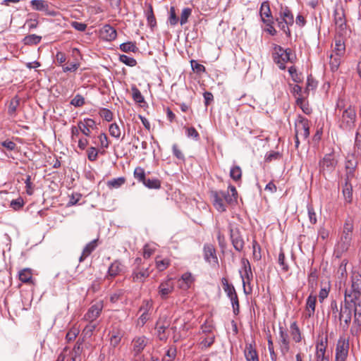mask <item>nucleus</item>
Returning a JSON list of instances; mask_svg holds the SVG:
<instances>
[{
	"instance_id": "nucleus-40",
	"label": "nucleus",
	"mask_w": 361,
	"mask_h": 361,
	"mask_svg": "<svg viewBox=\"0 0 361 361\" xmlns=\"http://www.w3.org/2000/svg\"><path fill=\"white\" fill-rule=\"evenodd\" d=\"M345 51V46L341 39H337L335 41V47L333 52L343 56Z\"/></svg>"
},
{
	"instance_id": "nucleus-46",
	"label": "nucleus",
	"mask_w": 361,
	"mask_h": 361,
	"mask_svg": "<svg viewBox=\"0 0 361 361\" xmlns=\"http://www.w3.org/2000/svg\"><path fill=\"white\" fill-rule=\"evenodd\" d=\"M80 333V329L78 327L74 326L69 329L66 336V339L68 342H71L75 340L77 336Z\"/></svg>"
},
{
	"instance_id": "nucleus-58",
	"label": "nucleus",
	"mask_w": 361,
	"mask_h": 361,
	"mask_svg": "<svg viewBox=\"0 0 361 361\" xmlns=\"http://www.w3.org/2000/svg\"><path fill=\"white\" fill-rule=\"evenodd\" d=\"M87 158L91 161H94L98 157V150L94 147H90L87 151Z\"/></svg>"
},
{
	"instance_id": "nucleus-60",
	"label": "nucleus",
	"mask_w": 361,
	"mask_h": 361,
	"mask_svg": "<svg viewBox=\"0 0 361 361\" xmlns=\"http://www.w3.org/2000/svg\"><path fill=\"white\" fill-rule=\"evenodd\" d=\"M353 220L349 217L346 219L343 225V231L344 233H350L353 234Z\"/></svg>"
},
{
	"instance_id": "nucleus-8",
	"label": "nucleus",
	"mask_w": 361,
	"mask_h": 361,
	"mask_svg": "<svg viewBox=\"0 0 361 361\" xmlns=\"http://www.w3.org/2000/svg\"><path fill=\"white\" fill-rule=\"evenodd\" d=\"M337 164L338 161L334 152L326 154L319 163V171L324 176L326 173H331L336 169Z\"/></svg>"
},
{
	"instance_id": "nucleus-29",
	"label": "nucleus",
	"mask_w": 361,
	"mask_h": 361,
	"mask_svg": "<svg viewBox=\"0 0 361 361\" xmlns=\"http://www.w3.org/2000/svg\"><path fill=\"white\" fill-rule=\"evenodd\" d=\"M334 22L336 25L341 30L345 27V20L344 18V13L342 11H335L334 12Z\"/></svg>"
},
{
	"instance_id": "nucleus-33",
	"label": "nucleus",
	"mask_w": 361,
	"mask_h": 361,
	"mask_svg": "<svg viewBox=\"0 0 361 361\" xmlns=\"http://www.w3.org/2000/svg\"><path fill=\"white\" fill-rule=\"evenodd\" d=\"M109 130L110 135L116 139L121 138L123 140L125 137V133H123V136L121 137V130L116 123H111L109 126Z\"/></svg>"
},
{
	"instance_id": "nucleus-2",
	"label": "nucleus",
	"mask_w": 361,
	"mask_h": 361,
	"mask_svg": "<svg viewBox=\"0 0 361 361\" xmlns=\"http://www.w3.org/2000/svg\"><path fill=\"white\" fill-rule=\"evenodd\" d=\"M310 135V122L301 115H299L295 122V147H299L300 140L301 137L305 140Z\"/></svg>"
},
{
	"instance_id": "nucleus-26",
	"label": "nucleus",
	"mask_w": 361,
	"mask_h": 361,
	"mask_svg": "<svg viewBox=\"0 0 361 361\" xmlns=\"http://www.w3.org/2000/svg\"><path fill=\"white\" fill-rule=\"evenodd\" d=\"M20 102V99L18 96H15L11 99L8 106V114L11 118H13L16 116Z\"/></svg>"
},
{
	"instance_id": "nucleus-5",
	"label": "nucleus",
	"mask_w": 361,
	"mask_h": 361,
	"mask_svg": "<svg viewBox=\"0 0 361 361\" xmlns=\"http://www.w3.org/2000/svg\"><path fill=\"white\" fill-rule=\"evenodd\" d=\"M291 50L290 49H284L279 45H275L274 47L273 59L274 62L281 70L286 68V63L288 61L293 63V58L290 56Z\"/></svg>"
},
{
	"instance_id": "nucleus-7",
	"label": "nucleus",
	"mask_w": 361,
	"mask_h": 361,
	"mask_svg": "<svg viewBox=\"0 0 361 361\" xmlns=\"http://www.w3.org/2000/svg\"><path fill=\"white\" fill-rule=\"evenodd\" d=\"M349 348V338L345 336H340L336 346L335 360L346 361Z\"/></svg>"
},
{
	"instance_id": "nucleus-22",
	"label": "nucleus",
	"mask_w": 361,
	"mask_h": 361,
	"mask_svg": "<svg viewBox=\"0 0 361 361\" xmlns=\"http://www.w3.org/2000/svg\"><path fill=\"white\" fill-rule=\"evenodd\" d=\"M151 271L149 268L139 269L136 268L132 274V279L134 282L143 283L145 280L149 276Z\"/></svg>"
},
{
	"instance_id": "nucleus-15",
	"label": "nucleus",
	"mask_w": 361,
	"mask_h": 361,
	"mask_svg": "<svg viewBox=\"0 0 361 361\" xmlns=\"http://www.w3.org/2000/svg\"><path fill=\"white\" fill-rule=\"evenodd\" d=\"M212 196L213 197V204L215 209L223 212L226 210V206L224 200V191H213L212 192Z\"/></svg>"
},
{
	"instance_id": "nucleus-23",
	"label": "nucleus",
	"mask_w": 361,
	"mask_h": 361,
	"mask_svg": "<svg viewBox=\"0 0 361 361\" xmlns=\"http://www.w3.org/2000/svg\"><path fill=\"white\" fill-rule=\"evenodd\" d=\"M123 270V266L121 262L118 260H115L109 266L106 277L108 279H112L118 276Z\"/></svg>"
},
{
	"instance_id": "nucleus-41",
	"label": "nucleus",
	"mask_w": 361,
	"mask_h": 361,
	"mask_svg": "<svg viewBox=\"0 0 361 361\" xmlns=\"http://www.w3.org/2000/svg\"><path fill=\"white\" fill-rule=\"evenodd\" d=\"M230 176L233 180L236 182L240 180L242 177V170L240 167L238 166H233L230 171Z\"/></svg>"
},
{
	"instance_id": "nucleus-48",
	"label": "nucleus",
	"mask_w": 361,
	"mask_h": 361,
	"mask_svg": "<svg viewBox=\"0 0 361 361\" xmlns=\"http://www.w3.org/2000/svg\"><path fill=\"white\" fill-rule=\"evenodd\" d=\"M192 14V9L190 8H184L182 10L180 18V24L181 25H185L188 23V18Z\"/></svg>"
},
{
	"instance_id": "nucleus-28",
	"label": "nucleus",
	"mask_w": 361,
	"mask_h": 361,
	"mask_svg": "<svg viewBox=\"0 0 361 361\" xmlns=\"http://www.w3.org/2000/svg\"><path fill=\"white\" fill-rule=\"evenodd\" d=\"M260 16L262 21L267 19H273L268 1H264L260 7Z\"/></svg>"
},
{
	"instance_id": "nucleus-18",
	"label": "nucleus",
	"mask_w": 361,
	"mask_h": 361,
	"mask_svg": "<svg viewBox=\"0 0 361 361\" xmlns=\"http://www.w3.org/2000/svg\"><path fill=\"white\" fill-rule=\"evenodd\" d=\"M279 343L281 353L283 355L287 354L290 350V342L288 340V336L283 327L279 328Z\"/></svg>"
},
{
	"instance_id": "nucleus-30",
	"label": "nucleus",
	"mask_w": 361,
	"mask_h": 361,
	"mask_svg": "<svg viewBox=\"0 0 361 361\" xmlns=\"http://www.w3.org/2000/svg\"><path fill=\"white\" fill-rule=\"evenodd\" d=\"M290 335L292 336L293 340L296 342L299 343L302 340V336L300 330L296 322H293L290 324Z\"/></svg>"
},
{
	"instance_id": "nucleus-54",
	"label": "nucleus",
	"mask_w": 361,
	"mask_h": 361,
	"mask_svg": "<svg viewBox=\"0 0 361 361\" xmlns=\"http://www.w3.org/2000/svg\"><path fill=\"white\" fill-rule=\"evenodd\" d=\"M179 19L176 16L175 7L171 6L169 11V22L171 25H176L178 23Z\"/></svg>"
},
{
	"instance_id": "nucleus-45",
	"label": "nucleus",
	"mask_w": 361,
	"mask_h": 361,
	"mask_svg": "<svg viewBox=\"0 0 361 361\" xmlns=\"http://www.w3.org/2000/svg\"><path fill=\"white\" fill-rule=\"evenodd\" d=\"M156 267L160 271L165 270L170 264V260L169 259H159L156 258Z\"/></svg>"
},
{
	"instance_id": "nucleus-50",
	"label": "nucleus",
	"mask_w": 361,
	"mask_h": 361,
	"mask_svg": "<svg viewBox=\"0 0 361 361\" xmlns=\"http://www.w3.org/2000/svg\"><path fill=\"white\" fill-rule=\"evenodd\" d=\"M120 49L123 52L132 51L135 52L137 48L135 44L131 42L123 43L120 45Z\"/></svg>"
},
{
	"instance_id": "nucleus-24",
	"label": "nucleus",
	"mask_w": 361,
	"mask_h": 361,
	"mask_svg": "<svg viewBox=\"0 0 361 361\" xmlns=\"http://www.w3.org/2000/svg\"><path fill=\"white\" fill-rule=\"evenodd\" d=\"M101 36L106 41H111L116 37V30L109 25H105L100 30Z\"/></svg>"
},
{
	"instance_id": "nucleus-43",
	"label": "nucleus",
	"mask_w": 361,
	"mask_h": 361,
	"mask_svg": "<svg viewBox=\"0 0 361 361\" xmlns=\"http://www.w3.org/2000/svg\"><path fill=\"white\" fill-rule=\"evenodd\" d=\"M96 324L90 322V323L84 328L82 335L83 336V339L86 338H90L92 335L93 331L96 329Z\"/></svg>"
},
{
	"instance_id": "nucleus-21",
	"label": "nucleus",
	"mask_w": 361,
	"mask_h": 361,
	"mask_svg": "<svg viewBox=\"0 0 361 361\" xmlns=\"http://www.w3.org/2000/svg\"><path fill=\"white\" fill-rule=\"evenodd\" d=\"M317 302V296L310 295L306 300L305 317L309 319L314 314L315 307Z\"/></svg>"
},
{
	"instance_id": "nucleus-55",
	"label": "nucleus",
	"mask_w": 361,
	"mask_h": 361,
	"mask_svg": "<svg viewBox=\"0 0 361 361\" xmlns=\"http://www.w3.org/2000/svg\"><path fill=\"white\" fill-rule=\"evenodd\" d=\"M132 94L133 99L137 103H142L144 102V97L142 95L140 91L136 87H132Z\"/></svg>"
},
{
	"instance_id": "nucleus-20",
	"label": "nucleus",
	"mask_w": 361,
	"mask_h": 361,
	"mask_svg": "<svg viewBox=\"0 0 361 361\" xmlns=\"http://www.w3.org/2000/svg\"><path fill=\"white\" fill-rule=\"evenodd\" d=\"M246 361H259L258 354L255 348V342L246 343L244 350Z\"/></svg>"
},
{
	"instance_id": "nucleus-27",
	"label": "nucleus",
	"mask_w": 361,
	"mask_h": 361,
	"mask_svg": "<svg viewBox=\"0 0 361 361\" xmlns=\"http://www.w3.org/2000/svg\"><path fill=\"white\" fill-rule=\"evenodd\" d=\"M351 180H346L343 188V195L346 203H350L353 200V185Z\"/></svg>"
},
{
	"instance_id": "nucleus-10",
	"label": "nucleus",
	"mask_w": 361,
	"mask_h": 361,
	"mask_svg": "<svg viewBox=\"0 0 361 361\" xmlns=\"http://www.w3.org/2000/svg\"><path fill=\"white\" fill-rule=\"evenodd\" d=\"M124 334V331L119 324H115L112 325L109 333L110 345L113 348L117 347L121 343Z\"/></svg>"
},
{
	"instance_id": "nucleus-34",
	"label": "nucleus",
	"mask_w": 361,
	"mask_h": 361,
	"mask_svg": "<svg viewBox=\"0 0 361 361\" xmlns=\"http://www.w3.org/2000/svg\"><path fill=\"white\" fill-rule=\"evenodd\" d=\"M180 281H182L183 283L182 284L180 285L181 288L188 289L193 283L194 278L190 273L187 272L182 275Z\"/></svg>"
},
{
	"instance_id": "nucleus-35",
	"label": "nucleus",
	"mask_w": 361,
	"mask_h": 361,
	"mask_svg": "<svg viewBox=\"0 0 361 361\" xmlns=\"http://www.w3.org/2000/svg\"><path fill=\"white\" fill-rule=\"evenodd\" d=\"M126 183L124 177L113 178L106 182V185L109 189H116L122 186Z\"/></svg>"
},
{
	"instance_id": "nucleus-14",
	"label": "nucleus",
	"mask_w": 361,
	"mask_h": 361,
	"mask_svg": "<svg viewBox=\"0 0 361 361\" xmlns=\"http://www.w3.org/2000/svg\"><path fill=\"white\" fill-rule=\"evenodd\" d=\"M203 251L204 258L206 262H209L213 266H217L219 264L218 258L216 254V250L212 245H204Z\"/></svg>"
},
{
	"instance_id": "nucleus-57",
	"label": "nucleus",
	"mask_w": 361,
	"mask_h": 361,
	"mask_svg": "<svg viewBox=\"0 0 361 361\" xmlns=\"http://www.w3.org/2000/svg\"><path fill=\"white\" fill-rule=\"evenodd\" d=\"M330 309L334 319H338V315L340 312V309L338 307L337 302L336 300H332L330 304Z\"/></svg>"
},
{
	"instance_id": "nucleus-39",
	"label": "nucleus",
	"mask_w": 361,
	"mask_h": 361,
	"mask_svg": "<svg viewBox=\"0 0 361 361\" xmlns=\"http://www.w3.org/2000/svg\"><path fill=\"white\" fill-rule=\"evenodd\" d=\"M143 185L149 189H159L161 187V182L157 178H145Z\"/></svg>"
},
{
	"instance_id": "nucleus-9",
	"label": "nucleus",
	"mask_w": 361,
	"mask_h": 361,
	"mask_svg": "<svg viewBox=\"0 0 361 361\" xmlns=\"http://www.w3.org/2000/svg\"><path fill=\"white\" fill-rule=\"evenodd\" d=\"M358 157L355 154H349L345 161V180H352L355 178V171L358 164Z\"/></svg>"
},
{
	"instance_id": "nucleus-59",
	"label": "nucleus",
	"mask_w": 361,
	"mask_h": 361,
	"mask_svg": "<svg viewBox=\"0 0 361 361\" xmlns=\"http://www.w3.org/2000/svg\"><path fill=\"white\" fill-rule=\"evenodd\" d=\"M229 299L231 300V302L232 304L233 313L235 314H238L239 313L240 305H239V301H238V298L237 293L233 295V296H231V298H229Z\"/></svg>"
},
{
	"instance_id": "nucleus-53",
	"label": "nucleus",
	"mask_w": 361,
	"mask_h": 361,
	"mask_svg": "<svg viewBox=\"0 0 361 361\" xmlns=\"http://www.w3.org/2000/svg\"><path fill=\"white\" fill-rule=\"evenodd\" d=\"M134 177L139 182H144L145 179L146 178L145 170L141 167L135 168L134 171Z\"/></svg>"
},
{
	"instance_id": "nucleus-51",
	"label": "nucleus",
	"mask_w": 361,
	"mask_h": 361,
	"mask_svg": "<svg viewBox=\"0 0 361 361\" xmlns=\"http://www.w3.org/2000/svg\"><path fill=\"white\" fill-rule=\"evenodd\" d=\"M215 336L213 334L209 333V334L202 338L200 345L202 348H209L210 347L214 342Z\"/></svg>"
},
{
	"instance_id": "nucleus-4",
	"label": "nucleus",
	"mask_w": 361,
	"mask_h": 361,
	"mask_svg": "<svg viewBox=\"0 0 361 361\" xmlns=\"http://www.w3.org/2000/svg\"><path fill=\"white\" fill-rule=\"evenodd\" d=\"M279 27L283 30L288 37L290 36L289 25H292L294 22L293 15L288 7H281L279 16L276 19Z\"/></svg>"
},
{
	"instance_id": "nucleus-49",
	"label": "nucleus",
	"mask_w": 361,
	"mask_h": 361,
	"mask_svg": "<svg viewBox=\"0 0 361 361\" xmlns=\"http://www.w3.org/2000/svg\"><path fill=\"white\" fill-rule=\"evenodd\" d=\"M119 60L121 62L130 67H133L137 64V61L134 58L124 54L120 55Z\"/></svg>"
},
{
	"instance_id": "nucleus-12",
	"label": "nucleus",
	"mask_w": 361,
	"mask_h": 361,
	"mask_svg": "<svg viewBox=\"0 0 361 361\" xmlns=\"http://www.w3.org/2000/svg\"><path fill=\"white\" fill-rule=\"evenodd\" d=\"M174 290V283L171 279L162 281L158 287V293L161 298L166 300Z\"/></svg>"
},
{
	"instance_id": "nucleus-63",
	"label": "nucleus",
	"mask_w": 361,
	"mask_h": 361,
	"mask_svg": "<svg viewBox=\"0 0 361 361\" xmlns=\"http://www.w3.org/2000/svg\"><path fill=\"white\" fill-rule=\"evenodd\" d=\"M99 115L106 121H111L113 119V113L107 109H102L99 111Z\"/></svg>"
},
{
	"instance_id": "nucleus-36",
	"label": "nucleus",
	"mask_w": 361,
	"mask_h": 361,
	"mask_svg": "<svg viewBox=\"0 0 361 361\" xmlns=\"http://www.w3.org/2000/svg\"><path fill=\"white\" fill-rule=\"evenodd\" d=\"M221 283L224 290L228 298H231V296H233V295L236 294L234 286L228 283L227 279L223 278L221 279Z\"/></svg>"
},
{
	"instance_id": "nucleus-25",
	"label": "nucleus",
	"mask_w": 361,
	"mask_h": 361,
	"mask_svg": "<svg viewBox=\"0 0 361 361\" xmlns=\"http://www.w3.org/2000/svg\"><path fill=\"white\" fill-rule=\"evenodd\" d=\"M97 245L98 239H94L87 243L83 248L82 254L79 258L80 262H83L96 249Z\"/></svg>"
},
{
	"instance_id": "nucleus-32",
	"label": "nucleus",
	"mask_w": 361,
	"mask_h": 361,
	"mask_svg": "<svg viewBox=\"0 0 361 361\" xmlns=\"http://www.w3.org/2000/svg\"><path fill=\"white\" fill-rule=\"evenodd\" d=\"M357 156L361 155V127L360 126L355 133L354 152Z\"/></svg>"
},
{
	"instance_id": "nucleus-16",
	"label": "nucleus",
	"mask_w": 361,
	"mask_h": 361,
	"mask_svg": "<svg viewBox=\"0 0 361 361\" xmlns=\"http://www.w3.org/2000/svg\"><path fill=\"white\" fill-rule=\"evenodd\" d=\"M102 308L103 305L102 302H97L92 305L85 314L84 319L88 322H94L100 315Z\"/></svg>"
},
{
	"instance_id": "nucleus-37",
	"label": "nucleus",
	"mask_w": 361,
	"mask_h": 361,
	"mask_svg": "<svg viewBox=\"0 0 361 361\" xmlns=\"http://www.w3.org/2000/svg\"><path fill=\"white\" fill-rule=\"evenodd\" d=\"M19 280L23 283H30L32 281V274L31 269L25 268L19 271Z\"/></svg>"
},
{
	"instance_id": "nucleus-17",
	"label": "nucleus",
	"mask_w": 361,
	"mask_h": 361,
	"mask_svg": "<svg viewBox=\"0 0 361 361\" xmlns=\"http://www.w3.org/2000/svg\"><path fill=\"white\" fill-rule=\"evenodd\" d=\"M230 237L234 248L240 252L244 247V240L237 228H230Z\"/></svg>"
},
{
	"instance_id": "nucleus-44",
	"label": "nucleus",
	"mask_w": 361,
	"mask_h": 361,
	"mask_svg": "<svg viewBox=\"0 0 361 361\" xmlns=\"http://www.w3.org/2000/svg\"><path fill=\"white\" fill-rule=\"evenodd\" d=\"M146 16H147L148 25L151 27H154L157 24V22H156L155 16L153 13V8L151 5H149V8H148L147 11L146 12Z\"/></svg>"
},
{
	"instance_id": "nucleus-56",
	"label": "nucleus",
	"mask_w": 361,
	"mask_h": 361,
	"mask_svg": "<svg viewBox=\"0 0 361 361\" xmlns=\"http://www.w3.org/2000/svg\"><path fill=\"white\" fill-rule=\"evenodd\" d=\"M71 104L75 107H80L85 104V98L80 94H77L71 101Z\"/></svg>"
},
{
	"instance_id": "nucleus-61",
	"label": "nucleus",
	"mask_w": 361,
	"mask_h": 361,
	"mask_svg": "<svg viewBox=\"0 0 361 361\" xmlns=\"http://www.w3.org/2000/svg\"><path fill=\"white\" fill-rule=\"evenodd\" d=\"M252 249H253V257L255 260H259L262 257L261 256V248L259 244L254 240L252 243Z\"/></svg>"
},
{
	"instance_id": "nucleus-31",
	"label": "nucleus",
	"mask_w": 361,
	"mask_h": 361,
	"mask_svg": "<svg viewBox=\"0 0 361 361\" xmlns=\"http://www.w3.org/2000/svg\"><path fill=\"white\" fill-rule=\"evenodd\" d=\"M342 56H343L336 54L334 52L330 55L329 65L332 71H335L338 68Z\"/></svg>"
},
{
	"instance_id": "nucleus-3",
	"label": "nucleus",
	"mask_w": 361,
	"mask_h": 361,
	"mask_svg": "<svg viewBox=\"0 0 361 361\" xmlns=\"http://www.w3.org/2000/svg\"><path fill=\"white\" fill-rule=\"evenodd\" d=\"M361 295V274L353 272L351 276V287L345 289V300L355 302L359 300Z\"/></svg>"
},
{
	"instance_id": "nucleus-52",
	"label": "nucleus",
	"mask_w": 361,
	"mask_h": 361,
	"mask_svg": "<svg viewBox=\"0 0 361 361\" xmlns=\"http://www.w3.org/2000/svg\"><path fill=\"white\" fill-rule=\"evenodd\" d=\"M25 204V202L21 197H18L16 200H13L10 203V207L14 210H20Z\"/></svg>"
},
{
	"instance_id": "nucleus-38",
	"label": "nucleus",
	"mask_w": 361,
	"mask_h": 361,
	"mask_svg": "<svg viewBox=\"0 0 361 361\" xmlns=\"http://www.w3.org/2000/svg\"><path fill=\"white\" fill-rule=\"evenodd\" d=\"M31 6L34 9L41 11H47L49 7L47 2L44 0H32Z\"/></svg>"
},
{
	"instance_id": "nucleus-11",
	"label": "nucleus",
	"mask_w": 361,
	"mask_h": 361,
	"mask_svg": "<svg viewBox=\"0 0 361 361\" xmlns=\"http://www.w3.org/2000/svg\"><path fill=\"white\" fill-rule=\"evenodd\" d=\"M148 343V338L145 336H136L132 341V353L135 357L138 356Z\"/></svg>"
},
{
	"instance_id": "nucleus-62",
	"label": "nucleus",
	"mask_w": 361,
	"mask_h": 361,
	"mask_svg": "<svg viewBox=\"0 0 361 361\" xmlns=\"http://www.w3.org/2000/svg\"><path fill=\"white\" fill-rule=\"evenodd\" d=\"M268 350H269V353H270L271 360L272 361H276L277 355H276V354L274 352V343H273V341L271 340V336H269V338H268Z\"/></svg>"
},
{
	"instance_id": "nucleus-19",
	"label": "nucleus",
	"mask_w": 361,
	"mask_h": 361,
	"mask_svg": "<svg viewBox=\"0 0 361 361\" xmlns=\"http://www.w3.org/2000/svg\"><path fill=\"white\" fill-rule=\"evenodd\" d=\"M352 233L343 232L340 240L337 244L338 252L343 253L347 251L350 246L352 240Z\"/></svg>"
},
{
	"instance_id": "nucleus-6",
	"label": "nucleus",
	"mask_w": 361,
	"mask_h": 361,
	"mask_svg": "<svg viewBox=\"0 0 361 361\" xmlns=\"http://www.w3.org/2000/svg\"><path fill=\"white\" fill-rule=\"evenodd\" d=\"M352 319V307L350 305V301L345 300L344 305L341 306L340 312L338 315V321L340 326L343 330L346 331L351 322Z\"/></svg>"
},
{
	"instance_id": "nucleus-13",
	"label": "nucleus",
	"mask_w": 361,
	"mask_h": 361,
	"mask_svg": "<svg viewBox=\"0 0 361 361\" xmlns=\"http://www.w3.org/2000/svg\"><path fill=\"white\" fill-rule=\"evenodd\" d=\"M241 264L243 269V273L240 271V274L242 279L243 285L245 287L246 284H250L251 280L252 279L253 274L248 259L243 258L241 259Z\"/></svg>"
},
{
	"instance_id": "nucleus-1",
	"label": "nucleus",
	"mask_w": 361,
	"mask_h": 361,
	"mask_svg": "<svg viewBox=\"0 0 361 361\" xmlns=\"http://www.w3.org/2000/svg\"><path fill=\"white\" fill-rule=\"evenodd\" d=\"M336 115L339 128L347 132L353 130L357 121L355 106L348 104L345 99L339 98L336 103Z\"/></svg>"
},
{
	"instance_id": "nucleus-47",
	"label": "nucleus",
	"mask_w": 361,
	"mask_h": 361,
	"mask_svg": "<svg viewBox=\"0 0 361 361\" xmlns=\"http://www.w3.org/2000/svg\"><path fill=\"white\" fill-rule=\"evenodd\" d=\"M42 37L40 36L36 35H30L26 36L23 39V42L25 44H37L39 43Z\"/></svg>"
},
{
	"instance_id": "nucleus-42",
	"label": "nucleus",
	"mask_w": 361,
	"mask_h": 361,
	"mask_svg": "<svg viewBox=\"0 0 361 361\" xmlns=\"http://www.w3.org/2000/svg\"><path fill=\"white\" fill-rule=\"evenodd\" d=\"M97 139L99 140V142H97L96 141H93V143L94 145H99L101 148L106 149L108 148L109 146V142L108 140V137L105 133H101L98 137Z\"/></svg>"
},
{
	"instance_id": "nucleus-64",
	"label": "nucleus",
	"mask_w": 361,
	"mask_h": 361,
	"mask_svg": "<svg viewBox=\"0 0 361 361\" xmlns=\"http://www.w3.org/2000/svg\"><path fill=\"white\" fill-rule=\"evenodd\" d=\"M264 23H265L267 26V28L266 29V31L269 32L271 35H275L276 34V30L273 26V19H267L264 20Z\"/></svg>"
}]
</instances>
